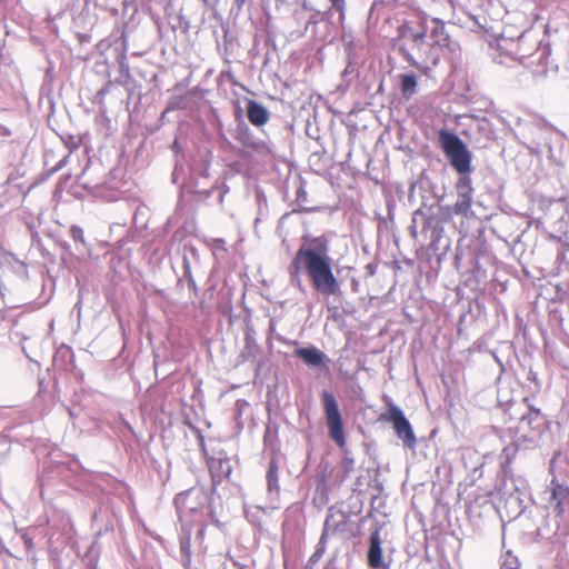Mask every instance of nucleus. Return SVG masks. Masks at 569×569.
<instances>
[{"instance_id":"f257e3e1","label":"nucleus","mask_w":569,"mask_h":569,"mask_svg":"<svg viewBox=\"0 0 569 569\" xmlns=\"http://www.w3.org/2000/svg\"><path fill=\"white\" fill-rule=\"evenodd\" d=\"M305 270L313 290L325 297L341 295V288L336 278L331 259L327 254V246L318 249L301 247L292 259L289 272L291 282L300 290L303 289L300 272Z\"/></svg>"},{"instance_id":"f03ea898","label":"nucleus","mask_w":569,"mask_h":569,"mask_svg":"<svg viewBox=\"0 0 569 569\" xmlns=\"http://www.w3.org/2000/svg\"><path fill=\"white\" fill-rule=\"evenodd\" d=\"M442 151L455 170L461 174L456 182L457 200L453 204L455 214L467 217L473 203V187L468 173L471 171V154L463 141L448 130L438 133Z\"/></svg>"},{"instance_id":"7ed1b4c3","label":"nucleus","mask_w":569,"mask_h":569,"mask_svg":"<svg viewBox=\"0 0 569 569\" xmlns=\"http://www.w3.org/2000/svg\"><path fill=\"white\" fill-rule=\"evenodd\" d=\"M201 493L194 489H188L179 492L173 503L178 511L179 521L181 522L180 550L184 555L190 553L191 533L193 522L188 520L189 516H198L202 512Z\"/></svg>"},{"instance_id":"20e7f679","label":"nucleus","mask_w":569,"mask_h":569,"mask_svg":"<svg viewBox=\"0 0 569 569\" xmlns=\"http://www.w3.org/2000/svg\"><path fill=\"white\" fill-rule=\"evenodd\" d=\"M446 44L447 37H443L441 40L437 39L432 43H427L413 52L407 47H402L400 52L411 67L416 68L421 74L430 77L432 68L440 62V50Z\"/></svg>"},{"instance_id":"39448f33","label":"nucleus","mask_w":569,"mask_h":569,"mask_svg":"<svg viewBox=\"0 0 569 569\" xmlns=\"http://www.w3.org/2000/svg\"><path fill=\"white\" fill-rule=\"evenodd\" d=\"M320 398L329 437L339 448H343L346 446L345 425L338 401L328 390H323Z\"/></svg>"},{"instance_id":"423d86ee","label":"nucleus","mask_w":569,"mask_h":569,"mask_svg":"<svg viewBox=\"0 0 569 569\" xmlns=\"http://www.w3.org/2000/svg\"><path fill=\"white\" fill-rule=\"evenodd\" d=\"M386 420L392 423L397 436L403 441L406 446L413 447L416 445L417 440L412 427L400 408L397 406H390Z\"/></svg>"},{"instance_id":"0eeeda50","label":"nucleus","mask_w":569,"mask_h":569,"mask_svg":"<svg viewBox=\"0 0 569 569\" xmlns=\"http://www.w3.org/2000/svg\"><path fill=\"white\" fill-rule=\"evenodd\" d=\"M550 502L557 517H562L569 506V488L555 480L551 481Z\"/></svg>"},{"instance_id":"6e6552de","label":"nucleus","mask_w":569,"mask_h":569,"mask_svg":"<svg viewBox=\"0 0 569 569\" xmlns=\"http://www.w3.org/2000/svg\"><path fill=\"white\" fill-rule=\"evenodd\" d=\"M368 566L373 569L382 567V548L379 530H375L370 535Z\"/></svg>"},{"instance_id":"1a4fd4ad","label":"nucleus","mask_w":569,"mask_h":569,"mask_svg":"<svg viewBox=\"0 0 569 569\" xmlns=\"http://www.w3.org/2000/svg\"><path fill=\"white\" fill-rule=\"evenodd\" d=\"M295 353L300 360L312 367H320L327 360L325 353L315 347L299 348Z\"/></svg>"},{"instance_id":"9d476101","label":"nucleus","mask_w":569,"mask_h":569,"mask_svg":"<svg viewBox=\"0 0 569 569\" xmlns=\"http://www.w3.org/2000/svg\"><path fill=\"white\" fill-rule=\"evenodd\" d=\"M247 116L253 126L261 127L269 120L268 110L260 103L249 100L247 104Z\"/></svg>"},{"instance_id":"9b49d317","label":"nucleus","mask_w":569,"mask_h":569,"mask_svg":"<svg viewBox=\"0 0 569 569\" xmlns=\"http://www.w3.org/2000/svg\"><path fill=\"white\" fill-rule=\"evenodd\" d=\"M209 469L213 481H221L231 472L229 462L222 459H212Z\"/></svg>"},{"instance_id":"f8f14e48","label":"nucleus","mask_w":569,"mask_h":569,"mask_svg":"<svg viewBox=\"0 0 569 569\" xmlns=\"http://www.w3.org/2000/svg\"><path fill=\"white\" fill-rule=\"evenodd\" d=\"M402 36L407 37L410 40L411 47L408 49L412 52L415 50H417L418 48H421L428 43V42H426V29L425 28H421L419 30L406 28L402 32Z\"/></svg>"},{"instance_id":"ddd939ff","label":"nucleus","mask_w":569,"mask_h":569,"mask_svg":"<svg viewBox=\"0 0 569 569\" xmlns=\"http://www.w3.org/2000/svg\"><path fill=\"white\" fill-rule=\"evenodd\" d=\"M417 78L415 74L400 76V89L406 98H411L417 91Z\"/></svg>"},{"instance_id":"4468645a","label":"nucleus","mask_w":569,"mask_h":569,"mask_svg":"<svg viewBox=\"0 0 569 569\" xmlns=\"http://www.w3.org/2000/svg\"><path fill=\"white\" fill-rule=\"evenodd\" d=\"M267 482L268 489L271 491L273 489H279V478H278V463L276 459L270 461V466L267 472Z\"/></svg>"},{"instance_id":"2eb2a0df","label":"nucleus","mask_w":569,"mask_h":569,"mask_svg":"<svg viewBox=\"0 0 569 569\" xmlns=\"http://www.w3.org/2000/svg\"><path fill=\"white\" fill-rule=\"evenodd\" d=\"M520 562L518 558L511 552L507 551L502 555L500 569H519Z\"/></svg>"},{"instance_id":"dca6fc26","label":"nucleus","mask_w":569,"mask_h":569,"mask_svg":"<svg viewBox=\"0 0 569 569\" xmlns=\"http://www.w3.org/2000/svg\"><path fill=\"white\" fill-rule=\"evenodd\" d=\"M528 408H529V412L521 418L522 422H527L529 426H531L533 422L542 420V415H541L540 409L535 408L531 405H529Z\"/></svg>"},{"instance_id":"f3484780","label":"nucleus","mask_w":569,"mask_h":569,"mask_svg":"<svg viewBox=\"0 0 569 569\" xmlns=\"http://www.w3.org/2000/svg\"><path fill=\"white\" fill-rule=\"evenodd\" d=\"M455 214L453 206H441L439 208V221L448 222L452 219Z\"/></svg>"},{"instance_id":"a211bd4d","label":"nucleus","mask_w":569,"mask_h":569,"mask_svg":"<svg viewBox=\"0 0 569 569\" xmlns=\"http://www.w3.org/2000/svg\"><path fill=\"white\" fill-rule=\"evenodd\" d=\"M70 234H71V238L74 240V241H79V242H83L84 241V237H83V231L80 227L78 226H72L71 229H70Z\"/></svg>"},{"instance_id":"6ab92c4d","label":"nucleus","mask_w":569,"mask_h":569,"mask_svg":"<svg viewBox=\"0 0 569 569\" xmlns=\"http://www.w3.org/2000/svg\"><path fill=\"white\" fill-rule=\"evenodd\" d=\"M332 7L339 11L340 19L345 18L346 1L345 0H329Z\"/></svg>"},{"instance_id":"aec40b11","label":"nucleus","mask_w":569,"mask_h":569,"mask_svg":"<svg viewBox=\"0 0 569 569\" xmlns=\"http://www.w3.org/2000/svg\"><path fill=\"white\" fill-rule=\"evenodd\" d=\"M206 529H207V526L204 523H201L200 525V528L198 530V533H197V538L199 540H203L204 539V536H206Z\"/></svg>"},{"instance_id":"412c9836","label":"nucleus","mask_w":569,"mask_h":569,"mask_svg":"<svg viewBox=\"0 0 569 569\" xmlns=\"http://www.w3.org/2000/svg\"><path fill=\"white\" fill-rule=\"evenodd\" d=\"M438 33L441 36L445 34V26L442 23H437L432 31V34H438Z\"/></svg>"},{"instance_id":"4be33fe9","label":"nucleus","mask_w":569,"mask_h":569,"mask_svg":"<svg viewBox=\"0 0 569 569\" xmlns=\"http://www.w3.org/2000/svg\"><path fill=\"white\" fill-rule=\"evenodd\" d=\"M432 226V218L428 217L425 222V228H430Z\"/></svg>"},{"instance_id":"5701e85b","label":"nucleus","mask_w":569,"mask_h":569,"mask_svg":"<svg viewBox=\"0 0 569 569\" xmlns=\"http://www.w3.org/2000/svg\"><path fill=\"white\" fill-rule=\"evenodd\" d=\"M238 7H242L246 0H234Z\"/></svg>"},{"instance_id":"b1692460","label":"nucleus","mask_w":569,"mask_h":569,"mask_svg":"<svg viewBox=\"0 0 569 569\" xmlns=\"http://www.w3.org/2000/svg\"><path fill=\"white\" fill-rule=\"evenodd\" d=\"M383 567H385V569H389V567H388V566H383Z\"/></svg>"}]
</instances>
